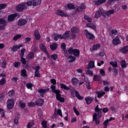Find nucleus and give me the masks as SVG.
<instances>
[{
  "mask_svg": "<svg viewBox=\"0 0 128 128\" xmlns=\"http://www.w3.org/2000/svg\"><path fill=\"white\" fill-rule=\"evenodd\" d=\"M95 114L93 115V121L95 122L96 124H100V120L98 119V118H102V108H98V105H97L94 108Z\"/></svg>",
  "mask_w": 128,
  "mask_h": 128,
  "instance_id": "1",
  "label": "nucleus"
},
{
  "mask_svg": "<svg viewBox=\"0 0 128 128\" xmlns=\"http://www.w3.org/2000/svg\"><path fill=\"white\" fill-rule=\"evenodd\" d=\"M56 86L52 85L50 86V88L52 90V92H54L56 94V100H58L60 102H64V98L62 97V94H60V90H56Z\"/></svg>",
  "mask_w": 128,
  "mask_h": 128,
  "instance_id": "2",
  "label": "nucleus"
},
{
  "mask_svg": "<svg viewBox=\"0 0 128 128\" xmlns=\"http://www.w3.org/2000/svg\"><path fill=\"white\" fill-rule=\"evenodd\" d=\"M68 52L70 54H73V56H74L76 58H78V56H80V50L78 49H74L72 48H68Z\"/></svg>",
  "mask_w": 128,
  "mask_h": 128,
  "instance_id": "3",
  "label": "nucleus"
},
{
  "mask_svg": "<svg viewBox=\"0 0 128 128\" xmlns=\"http://www.w3.org/2000/svg\"><path fill=\"white\" fill-rule=\"evenodd\" d=\"M26 8H28V6L25 2H22L16 6V10L18 12H24Z\"/></svg>",
  "mask_w": 128,
  "mask_h": 128,
  "instance_id": "4",
  "label": "nucleus"
},
{
  "mask_svg": "<svg viewBox=\"0 0 128 128\" xmlns=\"http://www.w3.org/2000/svg\"><path fill=\"white\" fill-rule=\"evenodd\" d=\"M39 46L40 50H42V52L46 53V54L48 58H50V54L48 52V50H46V45H44V44H40Z\"/></svg>",
  "mask_w": 128,
  "mask_h": 128,
  "instance_id": "5",
  "label": "nucleus"
},
{
  "mask_svg": "<svg viewBox=\"0 0 128 128\" xmlns=\"http://www.w3.org/2000/svg\"><path fill=\"white\" fill-rule=\"evenodd\" d=\"M17 16L20 17V14L18 13H15L8 15V20L10 22H14V20H16V18Z\"/></svg>",
  "mask_w": 128,
  "mask_h": 128,
  "instance_id": "6",
  "label": "nucleus"
},
{
  "mask_svg": "<svg viewBox=\"0 0 128 128\" xmlns=\"http://www.w3.org/2000/svg\"><path fill=\"white\" fill-rule=\"evenodd\" d=\"M14 106V99H9L7 101V108L8 110H12Z\"/></svg>",
  "mask_w": 128,
  "mask_h": 128,
  "instance_id": "7",
  "label": "nucleus"
},
{
  "mask_svg": "<svg viewBox=\"0 0 128 128\" xmlns=\"http://www.w3.org/2000/svg\"><path fill=\"white\" fill-rule=\"evenodd\" d=\"M84 34L86 35V38H88L90 40H92L95 38L94 35L92 34H90V32H88V30H84Z\"/></svg>",
  "mask_w": 128,
  "mask_h": 128,
  "instance_id": "8",
  "label": "nucleus"
},
{
  "mask_svg": "<svg viewBox=\"0 0 128 128\" xmlns=\"http://www.w3.org/2000/svg\"><path fill=\"white\" fill-rule=\"evenodd\" d=\"M50 91V88H48L46 89H39L38 92L39 94H40V96H41V98H44V94H46V92H48Z\"/></svg>",
  "mask_w": 128,
  "mask_h": 128,
  "instance_id": "9",
  "label": "nucleus"
},
{
  "mask_svg": "<svg viewBox=\"0 0 128 128\" xmlns=\"http://www.w3.org/2000/svg\"><path fill=\"white\" fill-rule=\"evenodd\" d=\"M56 14H57V16H64L65 18H68V16H70L69 14L64 13L62 12V11L60 10L56 11Z\"/></svg>",
  "mask_w": 128,
  "mask_h": 128,
  "instance_id": "10",
  "label": "nucleus"
},
{
  "mask_svg": "<svg viewBox=\"0 0 128 128\" xmlns=\"http://www.w3.org/2000/svg\"><path fill=\"white\" fill-rule=\"evenodd\" d=\"M22 46H24V45H22V44H19V45H15L11 48V50L12 52H18V50H20V48H22Z\"/></svg>",
  "mask_w": 128,
  "mask_h": 128,
  "instance_id": "11",
  "label": "nucleus"
},
{
  "mask_svg": "<svg viewBox=\"0 0 128 128\" xmlns=\"http://www.w3.org/2000/svg\"><path fill=\"white\" fill-rule=\"evenodd\" d=\"M120 44V40L118 36H116L112 40V44L114 46H118Z\"/></svg>",
  "mask_w": 128,
  "mask_h": 128,
  "instance_id": "12",
  "label": "nucleus"
},
{
  "mask_svg": "<svg viewBox=\"0 0 128 128\" xmlns=\"http://www.w3.org/2000/svg\"><path fill=\"white\" fill-rule=\"evenodd\" d=\"M86 4L84 3H82L80 6H78L76 8V12H82V10H86Z\"/></svg>",
  "mask_w": 128,
  "mask_h": 128,
  "instance_id": "13",
  "label": "nucleus"
},
{
  "mask_svg": "<svg viewBox=\"0 0 128 128\" xmlns=\"http://www.w3.org/2000/svg\"><path fill=\"white\" fill-rule=\"evenodd\" d=\"M44 104V100L42 98H38L36 102V106H42Z\"/></svg>",
  "mask_w": 128,
  "mask_h": 128,
  "instance_id": "14",
  "label": "nucleus"
},
{
  "mask_svg": "<svg viewBox=\"0 0 128 128\" xmlns=\"http://www.w3.org/2000/svg\"><path fill=\"white\" fill-rule=\"evenodd\" d=\"M28 21L26 20L20 18L18 21V26H24L26 24Z\"/></svg>",
  "mask_w": 128,
  "mask_h": 128,
  "instance_id": "15",
  "label": "nucleus"
},
{
  "mask_svg": "<svg viewBox=\"0 0 128 128\" xmlns=\"http://www.w3.org/2000/svg\"><path fill=\"white\" fill-rule=\"evenodd\" d=\"M106 2V0H96L93 1V4L94 6H98L100 4H104Z\"/></svg>",
  "mask_w": 128,
  "mask_h": 128,
  "instance_id": "16",
  "label": "nucleus"
},
{
  "mask_svg": "<svg viewBox=\"0 0 128 128\" xmlns=\"http://www.w3.org/2000/svg\"><path fill=\"white\" fill-rule=\"evenodd\" d=\"M70 30H67L63 34L62 36V40H66L68 38H70Z\"/></svg>",
  "mask_w": 128,
  "mask_h": 128,
  "instance_id": "17",
  "label": "nucleus"
},
{
  "mask_svg": "<svg viewBox=\"0 0 128 128\" xmlns=\"http://www.w3.org/2000/svg\"><path fill=\"white\" fill-rule=\"evenodd\" d=\"M70 32L72 34H78L80 32V28L73 26L70 29Z\"/></svg>",
  "mask_w": 128,
  "mask_h": 128,
  "instance_id": "18",
  "label": "nucleus"
},
{
  "mask_svg": "<svg viewBox=\"0 0 128 128\" xmlns=\"http://www.w3.org/2000/svg\"><path fill=\"white\" fill-rule=\"evenodd\" d=\"M101 46L100 44H94L92 45V49L90 48V52H92V50H98V48H100Z\"/></svg>",
  "mask_w": 128,
  "mask_h": 128,
  "instance_id": "19",
  "label": "nucleus"
},
{
  "mask_svg": "<svg viewBox=\"0 0 128 128\" xmlns=\"http://www.w3.org/2000/svg\"><path fill=\"white\" fill-rule=\"evenodd\" d=\"M86 104H90L94 100V98L91 96H88L85 98Z\"/></svg>",
  "mask_w": 128,
  "mask_h": 128,
  "instance_id": "20",
  "label": "nucleus"
},
{
  "mask_svg": "<svg viewBox=\"0 0 128 128\" xmlns=\"http://www.w3.org/2000/svg\"><path fill=\"white\" fill-rule=\"evenodd\" d=\"M102 10L99 9L96 12V13L94 15L95 18H98L102 14Z\"/></svg>",
  "mask_w": 128,
  "mask_h": 128,
  "instance_id": "21",
  "label": "nucleus"
},
{
  "mask_svg": "<svg viewBox=\"0 0 128 128\" xmlns=\"http://www.w3.org/2000/svg\"><path fill=\"white\" fill-rule=\"evenodd\" d=\"M94 68V61H90L88 62V66H86V69Z\"/></svg>",
  "mask_w": 128,
  "mask_h": 128,
  "instance_id": "22",
  "label": "nucleus"
},
{
  "mask_svg": "<svg viewBox=\"0 0 128 128\" xmlns=\"http://www.w3.org/2000/svg\"><path fill=\"white\" fill-rule=\"evenodd\" d=\"M86 26L87 28H92V30H96V25H94L92 23L86 24Z\"/></svg>",
  "mask_w": 128,
  "mask_h": 128,
  "instance_id": "23",
  "label": "nucleus"
},
{
  "mask_svg": "<svg viewBox=\"0 0 128 128\" xmlns=\"http://www.w3.org/2000/svg\"><path fill=\"white\" fill-rule=\"evenodd\" d=\"M66 58L68 60H69V62H74L76 60V56H73L72 55L68 56H66Z\"/></svg>",
  "mask_w": 128,
  "mask_h": 128,
  "instance_id": "24",
  "label": "nucleus"
},
{
  "mask_svg": "<svg viewBox=\"0 0 128 128\" xmlns=\"http://www.w3.org/2000/svg\"><path fill=\"white\" fill-rule=\"evenodd\" d=\"M19 106L22 110L25 108L26 106V104L22 100H20L19 102Z\"/></svg>",
  "mask_w": 128,
  "mask_h": 128,
  "instance_id": "25",
  "label": "nucleus"
},
{
  "mask_svg": "<svg viewBox=\"0 0 128 128\" xmlns=\"http://www.w3.org/2000/svg\"><path fill=\"white\" fill-rule=\"evenodd\" d=\"M34 36L36 40H40V34L38 30H36L34 32Z\"/></svg>",
  "mask_w": 128,
  "mask_h": 128,
  "instance_id": "26",
  "label": "nucleus"
},
{
  "mask_svg": "<svg viewBox=\"0 0 128 128\" xmlns=\"http://www.w3.org/2000/svg\"><path fill=\"white\" fill-rule=\"evenodd\" d=\"M93 80L94 82H102V77L98 75H94L93 78Z\"/></svg>",
  "mask_w": 128,
  "mask_h": 128,
  "instance_id": "27",
  "label": "nucleus"
},
{
  "mask_svg": "<svg viewBox=\"0 0 128 128\" xmlns=\"http://www.w3.org/2000/svg\"><path fill=\"white\" fill-rule=\"evenodd\" d=\"M64 8H68V10H74L76 8L74 7V5L72 3H69L67 5L65 6Z\"/></svg>",
  "mask_w": 128,
  "mask_h": 128,
  "instance_id": "28",
  "label": "nucleus"
},
{
  "mask_svg": "<svg viewBox=\"0 0 128 128\" xmlns=\"http://www.w3.org/2000/svg\"><path fill=\"white\" fill-rule=\"evenodd\" d=\"M122 68H126L127 64L126 60H122L120 62Z\"/></svg>",
  "mask_w": 128,
  "mask_h": 128,
  "instance_id": "29",
  "label": "nucleus"
},
{
  "mask_svg": "<svg viewBox=\"0 0 128 128\" xmlns=\"http://www.w3.org/2000/svg\"><path fill=\"white\" fill-rule=\"evenodd\" d=\"M20 118V114H16V117L14 119V123L15 124H18V119Z\"/></svg>",
  "mask_w": 128,
  "mask_h": 128,
  "instance_id": "30",
  "label": "nucleus"
},
{
  "mask_svg": "<svg viewBox=\"0 0 128 128\" xmlns=\"http://www.w3.org/2000/svg\"><path fill=\"white\" fill-rule=\"evenodd\" d=\"M58 44L56 43H53L52 44L50 45V48L51 50H56L58 48Z\"/></svg>",
  "mask_w": 128,
  "mask_h": 128,
  "instance_id": "31",
  "label": "nucleus"
},
{
  "mask_svg": "<svg viewBox=\"0 0 128 128\" xmlns=\"http://www.w3.org/2000/svg\"><path fill=\"white\" fill-rule=\"evenodd\" d=\"M75 94L76 96L79 100H84V97H82V96H80L78 92L76 91Z\"/></svg>",
  "mask_w": 128,
  "mask_h": 128,
  "instance_id": "32",
  "label": "nucleus"
},
{
  "mask_svg": "<svg viewBox=\"0 0 128 128\" xmlns=\"http://www.w3.org/2000/svg\"><path fill=\"white\" fill-rule=\"evenodd\" d=\"M21 76L23 78H28V74H26V69H22L21 70Z\"/></svg>",
  "mask_w": 128,
  "mask_h": 128,
  "instance_id": "33",
  "label": "nucleus"
},
{
  "mask_svg": "<svg viewBox=\"0 0 128 128\" xmlns=\"http://www.w3.org/2000/svg\"><path fill=\"white\" fill-rule=\"evenodd\" d=\"M96 94L98 96V98H102V96H104L106 94V92H96Z\"/></svg>",
  "mask_w": 128,
  "mask_h": 128,
  "instance_id": "34",
  "label": "nucleus"
},
{
  "mask_svg": "<svg viewBox=\"0 0 128 128\" xmlns=\"http://www.w3.org/2000/svg\"><path fill=\"white\" fill-rule=\"evenodd\" d=\"M120 52H122V54H126L128 52V46H126L122 48L120 50Z\"/></svg>",
  "mask_w": 128,
  "mask_h": 128,
  "instance_id": "35",
  "label": "nucleus"
},
{
  "mask_svg": "<svg viewBox=\"0 0 128 128\" xmlns=\"http://www.w3.org/2000/svg\"><path fill=\"white\" fill-rule=\"evenodd\" d=\"M27 56L28 60H32L34 58V52H30Z\"/></svg>",
  "mask_w": 128,
  "mask_h": 128,
  "instance_id": "36",
  "label": "nucleus"
},
{
  "mask_svg": "<svg viewBox=\"0 0 128 128\" xmlns=\"http://www.w3.org/2000/svg\"><path fill=\"white\" fill-rule=\"evenodd\" d=\"M33 0V6H38L42 4V0Z\"/></svg>",
  "mask_w": 128,
  "mask_h": 128,
  "instance_id": "37",
  "label": "nucleus"
},
{
  "mask_svg": "<svg viewBox=\"0 0 128 128\" xmlns=\"http://www.w3.org/2000/svg\"><path fill=\"white\" fill-rule=\"evenodd\" d=\"M7 65L8 63H6V61L4 60H3L2 62L1 63L2 68H6Z\"/></svg>",
  "mask_w": 128,
  "mask_h": 128,
  "instance_id": "38",
  "label": "nucleus"
},
{
  "mask_svg": "<svg viewBox=\"0 0 128 128\" xmlns=\"http://www.w3.org/2000/svg\"><path fill=\"white\" fill-rule=\"evenodd\" d=\"M118 34V30H111L109 31L110 36H116Z\"/></svg>",
  "mask_w": 128,
  "mask_h": 128,
  "instance_id": "39",
  "label": "nucleus"
},
{
  "mask_svg": "<svg viewBox=\"0 0 128 128\" xmlns=\"http://www.w3.org/2000/svg\"><path fill=\"white\" fill-rule=\"evenodd\" d=\"M60 86L61 88H63V90H70V88L68 87L66 85L64 84H60Z\"/></svg>",
  "mask_w": 128,
  "mask_h": 128,
  "instance_id": "40",
  "label": "nucleus"
},
{
  "mask_svg": "<svg viewBox=\"0 0 128 128\" xmlns=\"http://www.w3.org/2000/svg\"><path fill=\"white\" fill-rule=\"evenodd\" d=\"M72 82L73 86H76L78 82V79L76 78H73L72 80Z\"/></svg>",
  "mask_w": 128,
  "mask_h": 128,
  "instance_id": "41",
  "label": "nucleus"
},
{
  "mask_svg": "<svg viewBox=\"0 0 128 128\" xmlns=\"http://www.w3.org/2000/svg\"><path fill=\"white\" fill-rule=\"evenodd\" d=\"M26 86L28 90H32L34 84H32V82H28L26 84Z\"/></svg>",
  "mask_w": 128,
  "mask_h": 128,
  "instance_id": "42",
  "label": "nucleus"
},
{
  "mask_svg": "<svg viewBox=\"0 0 128 128\" xmlns=\"http://www.w3.org/2000/svg\"><path fill=\"white\" fill-rule=\"evenodd\" d=\"M58 38H60V40H62V34H56L54 36V40H55V42H58Z\"/></svg>",
  "mask_w": 128,
  "mask_h": 128,
  "instance_id": "43",
  "label": "nucleus"
},
{
  "mask_svg": "<svg viewBox=\"0 0 128 128\" xmlns=\"http://www.w3.org/2000/svg\"><path fill=\"white\" fill-rule=\"evenodd\" d=\"M47 124H48V122L46 120H44L42 122L41 124L43 128H48V126L46 125Z\"/></svg>",
  "mask_w": 128,
  "mask_h": 128,
  "instance_id": "44",
  "label": "nucleus"
},
{
  "mask_svg": "<svg viewBox=\"0 0 128 128\" xmlns=\"http://www.w3.org/2000/svg\"><path fill=\"white\" fill-rule=\"evenodd\" d=\"M22 38V34H16L14 36L13 38V40H14L15 42H16L18 38Z\"/></svg>",
  "mask_w": 128,
  "mask_h": 128,
  "instance_id": "45",
  "label": "nucleus"
},
{
  "mask_svg": "<svg viewBox=\"0 0 128 128\" xmlns=\"http://www.w3.org/2000/svg\"><path fill=\"white\" fill-rule=\"evenodd\" d=\"M8 96H10V98H12L14 96V90H12L8 92Z\"/></svg>",
  "mask_w": 128,
  "mask_h": 128,
  "instance_id": "46",
  "label": "nucleus"
},
{
  "mask_svg": "<svg viewBox=\"0 0 128 128\" xmlns=\"http://www.w3.org/2000/svg\"><path fill=\"white\" fill-rule=\"evenodd\" d=\"M84 20H87V22H92V18L86 16V15H84Z\"/></svg>",
  "mask_w": 128,
  "mask_h": 128,
  "instance_id": "47",
  "label": "nucleus"
},
{
  "mask_svg": "<svg viewBox=\"0 0 128 128\" xmlns=\"http://www.w3.org/2000/svg\"><path fill=\"white\" fill-rule=\"evenodd\" d=\"M0 114H2V118H4L6 116V111L4 109L0 108Z\"/></svg>",
  "mask_w": 128,
  "mask_h": 128,
  "instance_id": "48",
  "label": "nucleus"
},
{
  "mask_svg": "<svg viewBox=\"0 0 128 128\" xmlns=\"http://www.w3.org/2000/svg\"><path fill=\"white\" fill-rule=\"evenodd\" d=\"M6 80L4 78H2L0 80V86H4V84H6Z\"/></svg>",
  "mask_w": 128,
  "mask_h": 128,
  "instance_id": "49",
  "label": "nucleus"
},
{
  "mask_svg": "<svg viewBox=\"0 0 128 128\" xmlns=\"http://www.w3.org/2000/svg\"><path fill=\"white\" fill-rule=\"evenodd\" d=\"M20 62H21L22 64H26V58H24V56H21Z\"/></svg>",
  "mask_w": 128,
  "mask_h": 128,
  "instance_id": "50",
  "label": "nucleus"
},
{
  "mask_svg": "<svg viewBox=\"0 0 128 128\" xmlns=\"http://www.w3.org/2000/svg\"><path fill=\"white\" fill-rule=\"evenodd\" d=\"M14 66L16 68H18V66H20V62H16L14 63Z\"/></svg>",
  "mask_w": 128,
  "mask_h": 128,
  "instance_id": "51",
  "label": "nucleus"
},
{
  "mask_svg": "<svg viewBox=\"0 0 128 128\" xmlns=\"http://www.w3.org/2000/svg\"><path fill=\"white\" fill-rule=\"evenodd\" d=\"M34 121L28 122V124H27V128H32L34 126Z\"/></svg>",
  "mask_w": 128,
  "mask_h": 128,
  "instance_id": "52",
  "label": "nucleus"
},
{
  "mask_svg": "<svg viewBox=\"0 0 128 128\" xmlns=\"http://www.w3.org/2000/svg\"><path fill=\"white\" fill-rule=\"evenodd\" d=\"M110 64L113 66V68H118V62H110Z\"/></svg>",
  "mask_w": 128,
  "mask_h": 128,
  "instance_id": "53",
  "label": "nucleus"
},
{
  "mask_svg": "<svg viewBox=\"0 0 128 128\" xmlns=\"http://www.w3.org/2000/svg\"><path fill=\"white\" fill-rule=\"evenodd\" d=\"M113 75L114 76H118V70L116 69V68H113Z\"/></svg>",
  "mask_w": 128,
  "mask_h": 128,
  "instance_id": "54",
  "label": "nucleus"
},
{
  "mask_svg": "<svg viewBox=\"0 0 128 128\" xmlns=\"http://www.w3.org/2000/svg\"><path fill=\"white\" fill-rule=\"evenodd\" d=\"M0 24H4V26H6V20L2 18H0Z\"/></svg>",
  "mask_w": 128,
  "mask_h": 128,
  "instance_id": "55",
  "label": "nucleus"
},
{
  "mask_svg": "<svg viewBox=\"0 0 128 128\" xmlns=\"http://www.w3.org/2000/svg\"><path fill=\"white\" fill-rule=\"evenodd\" d=\"M26 4V6H34L33 0H28Z\"/></svg>",
  "mask_w": 128,
  "mask_h": 128,
  "instance_id": "56",
  "label": "nucleus"
},
{
  "mask_svg": "<svg viewBox=\"0 0 128 128\" xmlns=\"http://www.w3.org/2000/svg\"><path fill=\"white\" fill-rule=\"evenodd\" d=\"M35 106H36V104L34 102H31L28 103V106H29V108H34Z\"/></svg>",
  "mask_w": 128,
  "mask_h": 128,
  "instance_id": "57",
  "label": "nucleus"
},
{
  "mask_svg": "<svg viewBox=\"0 0 128 128\" xmlns=\"http://www.w3.org/2000/svg\"><path fill=\"white\" fill-rule=\"evenodd\" d=\"M102 16L104 18H106V16H108V12L107 11H104V10H102Z\"/></svg>",
  "mask_w": 128,
  "mask_h": 128,
  "instance_id": "58",
  "label": "nucleus"
},
{
  "mask_svg": "<svg viewBox=\"0 0 128 128\" xmlns=\"http://www.w3.org/2000/svg\"><path fill=\"white\" fill-rule=\"evenodd\" d=\"M86 73L87 74H88L90 76H94V72H92V71L88 69L86 71Z\"/></svg>",
  "mask_w": 128,
  "mask_h": 128,
  "instance_id": "59",
  "label": "nucleus"
},
{
  "mask_svg": "<svg viewBox=\"0 0 128 128\" xmlns=\"http://www.w3.org/2000/svg\"><path fill=\"white\" fill-rule=\"evenodd\" d=\"M58 54H54L51 55V58L54 60H58Z\"/></svg>",
  "mask_w": 128,
  "mask_h": 128,
  "instance_id": "60",
  "label": "nucleus"
},
{
  "mask_svg": "<svg viewBox=\"0 0 128 128\" xmlns=\"http://www.w3.org/2000/svg\"><path fill=\"white\" fill-rule=\"evenodd\" d=\"M26 52V48H22V49H21L20 50V56H24V52Z\"/></svg>",
  "mask_w": 128,
  "mask_h": 128,
  "instance_id": "61",
  "label": "nucleus"
},
{
  "mask_svg": "<svg viewBox=\"0 0 128 128\" xmlns=\"http://www.w3.org/2000/svg\"><path fill=\"white\" fill-rule=\"evenodd\" d=\"M6 8V4H0V10H4Z\"/></svg>",
  "mask_w": 128,
  "mask_h": 128,
  "instance_id": "62",
  "label": "nucleus"
},
{
  "mask_svg": "<svg viewBox=\"0 0 128 128\" xmlns=\"http://www.w3.org/2000/svg\"><path fill=\"white\" fill-rule=\"evenodd\" d=\"M73 110L76 116H80V112L78 110H76V106L74 107Z\"/></svg>",
  "mask_w": 128,
  "mask_h": 128,
  "instance_id": "63",
  "label": "nucleus"
},
{
  "mask_svg": "<svg viewBox=\"0 0 128 128\" xmlns=\"http://www.w3.org/2000/svg\"><path fill=\"white\" fill-rule=\"evenodd\" d=\"M114 13V10H109L107 11V14L108 15V16H110L111 14H113Z\"/></svg>",
  "mask_w": 128,
  "mask_h": 128,
  "instance_id": "64",
  "label": "nucleus"
}]
</instances>
